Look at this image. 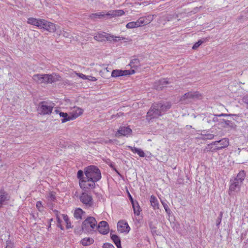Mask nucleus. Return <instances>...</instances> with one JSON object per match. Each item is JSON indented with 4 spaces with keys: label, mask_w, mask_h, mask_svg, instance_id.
<instances>
[{
    "label": "nucleus",
    "mask_w": 248,
    "mask_h": 248,
    "mask_svg": "<svg viewBox=\"0 0 248 248\" xmlns=\"http://www.w3.org/2000/svg\"><path fill=\"white\" fill-rule=\"evenodd\" d=\"M60 77L55 74H36L32 77L33 80L37 83H51L60 79Z\"/></svg>",
    "instance_id": "nucleus-1"
},
{
    "label": "nucleus",
    "mask_w": 248,
    "mask_h": 248,
    "mask_svg": "<svg viewBox=\"0 0 248 248\" xmlns=\"http://www.w3.org/2000/svg\"><path fill=\"white\" fill-rule=\"evenodd\" d=\"M85 176L95 182L101 178V173L99 169L95 166H90L84 169Z\"/></svg>",
    "instance_id": "nucleus-2"
},
{
    "label": "nucleus",
    "mask_w": 248,
    "mask_h": 248,
    "mask_svg": "<svg viewBox=\"0 0 248 248\" xmlns=\"http://www.w3.org/2000/svg\"><path fill=\"white\" fill-rule=\"evenodd\" d=\"M97 221L92 217H88L82 223V229L86 232H90L97 228Z\"/></svg>",
    "instance_id": "nucleus-3"
},
{
    "label": "nucleus",
    "mask_w": 248,
    "mask_h": 248,
    "mask_svg": "<svg viewBox=\"0 0 248 248\" xmlns=\"http://www.w3.org/2000/svg\"><path fill=\"white\" fill-rule=\"evenodd\" d=\"M229 139L228 138H223L219 140L215 141L209 144L207 146V148L213 152L226 148L229 145Z\"/></svg>",
    "instance_id": "nucleus-4"
},
{
    "label": "nucleus",
    "mask_w": 248,
    "mask_h": 248,
    "mask_svg": "<svg viewBox=\"0 0 248 248\" xmlns=\"http://www.w3.org/2000/svg\"><path fill=\"white\" fill-rule=\"evenodd\" d=\"M54 107V103L43 101L39 103L38 111L42 115H48L52 112Z\"/></svg>",
    "instance_id": "nucleus-5"
},
{
    "label": "nucleus",
    "mask_w": 248,
    "mask_h": 248,
    "mask_svg": "<svg viewBox=\"0 0 248 248\" xmlns=\"http://www.w3.org/2000/svg\"><path fill=\"white\" fill-rule=\"evenodd\" d=\"M43 22L42 25L43 27H42L41 29L46 30L50 32H56L57 35H61L62 31L59 30V26L45 19Z\"/></svg>",
    "instance_id": "nucleus-6"
},
{
    "label": "nucleus",
    "mask_w": 248,
    "mask_h": 248,
    "mask_svg": "<svg viewBox=\"0 0 248 248\" xmlns=\"http://www.w3.org/2000/svg\"><path fill=\"white\" fill-rule=\"evenodd\" d=\"M124 12L123 10H114L108 11L107 13L105 14L104 12H100L96 13L93 15V17L94 16H98L99 18L105 16H109L111 17L115 16H120L124 15Z\"/></svg>",
    "instance_id": "nucleus-7"
},
{
    "label": "nucleus",
    "mask_w": 248,
    "mask_h": 248,
    "mask_svg": "<svg viewBox=\"0 0 248 248\" xmlns=\"http://www.w3.org/2000/svg\"><path fill=\"white\" fill-rule=\"evenodd\" d=\"M79 186L81 188L84 190L93 188L95 186V183L91 179L85 177L79 182Z\"/></svg>",
    "instance_id": "nucleus-8"
},
{
    "label": "nucleus",
    "mask_w": 248,
    "mask_h": 248,
    "mask_svg": "<svg viewBox=\"0 0 248 248\" xmlns=\"http://www.w3.org/2000/svg\"><path fill=\"white\" fill-rule=\"evenodd\" d=\"M55 214L57 217V222L58 223V226L60 227L62 230H63L62 226L61 225L62 220L61 218L62 217L66 223V228L69 229L72 228L71 222L69 221L68 217L65 214H59L58 211H55Z\"/></svg>",
    "instance_id": "nucleus-9"
},
{
    "label": "nucleus",
    "mask_w": 248,
    "mask_h": 248,
    "mask_svg": "<svg viewBox=\"0 0 248 248\" xmlns=\"http://www.w3.org/2000/svg\"><path fill=\"white\" fill-rule=\"evenodd\" d=\"M162 115L161 111H159L155 104H154L147 114V119L150 121L154 118Z\"/></svg>",
    "instance_id": "nucleus-10"
},
{
    "label": "nucleus",
    "mask_w": 248,
    "mask_h": 248,
    "mask_svg": "<svg viewBox=\"0 0 248 248\" xmlns=\"http://www.w3.org/2000/svg\"><path fill=\"white\" fill-rule=\"evenodd\" d=\"M150 20H147L146 18L144 17H140L135 22L133 21L128 23L126 25V27L127 29H133L142 25H146L150 23Z\"/></svg>",
    "instance_id": "nucleus-11"
},
{
    "label": "nucleus",
    "mask_w": 248,
    "mask_h": 248,
    "mask_svg": "<svg viewBox=\"0 0 248 248\" xmlns=\"http://www.w3.org/2000/svg\"><path fill=\"white\" fill-rule=\"evenodd\" d=\"M241 184L233 180H231V184L229 187L228 194L231 196H233L238 193L240 190Z\"/></svg>",
    "instance_id": "nucleus-12"
},
{
    "label": "nucleus",
    "mask_w": 248,
    "mask_h": 248,
    "mask_svg": "<svg viewBox=\"0 0 248 248\" xmlns=\"http://www.w3.org/2000/svg\"><path fill=\"white\" fill-rule=\"evenodd\" d=\"M134 70H113L111 72V77L118 78L119 77L131 75L135 73Z\"/></svg>",
    "instance_id": "nucleus-13"
},
{
    "label": "nucleus",
    "mask_w": 248,
    "mask_h": 248,
    "mask_svg": "<svg viewBox=\"0 0 248 248\" xmlns=\"http://www.w3.org/2000/svg\"><path fill=\"white\" fill-rule=\"evenodd\" d=\"M114 37L104 32H98L94 36V39L99 42H103L105 40L110 41L111 39L115 40Z\"/></svg>",
    "instance_id": "nucleus-14"
},
{
    "label": "nucleus",
    "mask_w": 248,
    "mask_h": 248,
    "mask_svg": "<svg viewBox=\"0 0 248 248\" xmlns=\"http://www.w3.org/2000/svg\"><path fill=\"white\" fill-rule=\"evenodd\" d=\"M117 230L120 233H128L130 230V227L128 225L127 222L124 220H120L117 223Z\"/></svg>",
    "instance_id": "nucleus-15"
},
{
    "label": "nucleus",
    "mask_w": 248,
    "mask_h": 248,
    "mask_svg": "<svg viewBox=\"0 0 248 248\" xmlns=\"http://www.w3.org/2000/svg\"><path fill=\"white\" fill-rule=\"evenodd\" d=\"M81 202L88 206H91L93 204L92 197L89 194L83 192L79 197Z\"/></svg>",
    "instance_id": "nucleus-16"
},
{
    "label": "nucleus",
    "mask_w": 248,
    "mask_h": 248,
    "mask_svg": "<svg viewBox=\"0 0 248 248\" xmlns=\"http://www.w3.org/2000/svg\"><path fill=\"white\" fill-rule=\"evenodd\" d=\"M83 113V109L79 107L75 106L71 108L69 112L70 116H71V119H72V120L76 119L81 116Z\"/></svg>",
    "instance_id": "nucleus-17"
},
{
    "label": "nucleus",
    "mask_w": 248,
    "mask_h": 248,
    "mask_svg": "<svg viewBox=\"0 0 248 248\" xmlns=\"http://www.w3.org/2000/svg\"><path fill=\"white\" fill-rule=\"evenodd\" d=\"M98 232L102 234H106L109 232V226L105 221H100L97 226Z\"/></svg>",
    "instance_id": "nucleus-18"
},
{
    "label": "nucleus",
    "mask_w": 248,
    "mask_h": 248,
    "mask_svg": "<svg viewBox=\"0 0 248 248\" xmlns=\"http://www.w3.org/2000/svg\"><path fill=\"white\" fill-rule=\"evenodd\" d=\"M44 20L41 18L29 17L27 19V23L36 26L39 29H42Z\"/></svg>",
    "instance_id": "nucleus-19"
},
{
    "label": "nucleus",
    "mask_w": 248,
    "mask_h": 248,
    "mask_svg": "<svg viewBox=\"0 0 248 248\" xmlns=\"http://www.w3.org/2000/svg\"><path fill=\"white\" fill-rule=\"evenodd\" d=\"M198 94L197 93L188 92L185 93L181 98V101L184 103H187L190 101L191 99L197 97Z\"/></svg>",
    "instance_id": "nucleus-20"
},
{
    "label": "nucleus",
    "mask_w": 248,
    "mask_h": 248,
    "mask_svg": "<svg viewBox=\"0 0 248 248\" xmlns=\"http://www.w3.org/2000/svg\"><path fill=\"white\" fill-rule=\"evenodd\" d=\"M132 130L128 127H121L118 130L116 134V136H124L128 137L131 134Z\"/></svg>",
    "instance_id": "nucleus-21"
},
{
    "label": "nucleus",
    "mask_w": 248,
    "mask_h": 248,
    "mask_svg": "<svg viewBox=\"0 0 248 248\" xmlns=\"http://www.w3.org/2000/svg\"><path fill=\"white\" fill-rule=\"evenodd\" d=\"M214 137V135L211 134L209 131L203 130L201 131V134L197 138L202 140H212Z\"/></svg>",
    "instance_id": "nucleus-22"
},
{
    "label": "nucleus",
    "mask_w": 248,
    "mask_h": 248,
    "mask_svg": "<svg viewBox=\"0 0 248 248\" xmlns=\"http://www.w3.org/2000/svg\"><path fill=\"white\" fill-rule=\"evenodd\" d=\"M156 107L158 108L159 110L161 111V114L162 115L166 111L170 108L171 104L169 102H166L163 104L158 103L155 104Z\"/></svg>",
    "instance_id": "nucleus-23"
},
{
    "label": "nucleus",
    "mask_w": 248,
    "mask_h": 248,
    "mask_svg": "<svg viewBox=\"0 0 248 248\" xmlns=\"http://www.w3.org/2000/svg\"><path fill=\"white\" fill-rule=\"evenodd\" d=\"M55 112L56 113L59 114L61 117L62 118V119L61 120L62 123H64L66 122L72 120V119H71V116H70V113L68 114L65 112H61L58 110H56Z\"/></svg>",
    "instance_id": "nucleus-24"
},
{
    "label": "nucleus",
    "mask_w": 248,
    "mask_h": 248,
    "mask_svg": "<svg viewBox=\"0 0 248 248\" xmlns=\"http://www.w3.org/2000/svg\"><path fill=\"white\" fill-rule=\"evenodd\" d=\"M9 199L8 194L3 190L0 191V208Z\"/></svg>",
    "instance_id": "nucleus-25"
},
{
    "label": "nucleus",
    "mask_w": 248,
    "mask_h": 248,
    "mask_svg": "<svg viewBox=\"0 0 248 248\" xmlns=\"http://www.w3.org/2000/svg\"><path fill=\"white\" fill-rule=\"evenodd\" d=\"M169 83V81L167 79H160L155 82V87L157 90H161L163 87H166Z\"/></svg>",
    "instance_id": "nucleus-26"
},
{
    "label": "nucleus",
    "mask_w": 248,
    "mask_h": 248,
    "mask_svg": "<svg viewBox=\"0 0 248 248\" xmlns=\"http://www.w3.org/2000/svg\"><path fill=\"white\" fill-rule=\"evenodd\" d=\"M150 202L151 203V206L154 210L159 209V204L156 197L154 195H152L150 198Z\"/></svg>",
    "instance_id": "nucleus-27"
},
{
    "label": "nucleus",
    "mask_w": 248,
    "mask_h": 248,
    "mask_svg": "<svg viewBox=\"0 0 248 248\" xmlns=\"http://www.w3.org/2000/svg\"><path fill=\"white\" fill-rule=\"evenodd\" d=\"M127 148L134 154H137L140 157H143L145 156V153L141 149L137 148L135 147L128 146Z\"/></svg>",
    "instance_id": "nucleus-28"
},
{
    "label": "nucleus",
    "mask_w": 248,
    "mask_h": 248,
    "mask_svg": "<svg viewBox=\"0 0 248 248\" xmlns=\"http://www.w3.org/2000/svg\"><path fill=\"white\" fill-rule=\"evenodd\" d=\"M110 237L117 248H122L121 239L118 235L110 233Z\"/></svg>",
    "instance_id": "nucleus-29"
},
{
    "label": "nucleus",
    "mask_w": 248,
    "mask_h": 248,
    "mask_svg": "<svg viewBox=\"0 0 248 248\" xmlns=\"http://www.w3.org/2000/svg\"><path fill=\"white\" fill-rule=\"evenodd\" d=\"M94 242V240L90 237H85L80 241V243L84 246H88Z\"/></svg>",
    "instance_id": "nucleus-30"
},
{
    "label": "nucleus",
    "mask_w": 248,
    "mask_h": 248,
    "mask_svg": "<svg viewBox=\"0 0 248 248\" xmlns=\"http://www.w3.org/2000/svg\"><path fill=\"white\" fill-rule=\"evenodd\" d=\"M85 212L80 208L76 209L74 213V216L77 219H81Z\"/></svg>",
    "instance_id": "nucleus-31"
},
{
    "label": "nucleus",
    "mask_w": 248,
    "mask_h": 248,
    "mask_svg": "<svg viewBox=\"0 0 248 248\" xmlns=\"http://www.w3.org/2000/svg\"><path fill=\"white\" fill-rule=\"evenodd\" d=\"M245 177V173L244 171H241L239 172L236 177L233 180L242 184V181L244 180Z\"/></svg>",
    "instance_id": "nucleus-32"
},
{
    "label": "nucleus",
    "mask_w": 248,
    "mask_h": 248,
    "mask_svg": "<svg viewBox=\"0 0 248 248\" xmlns=\"http://www.w3.org/2000/svg\"><path fill=\"white\" fill-rule=\"evenodd\" d=\"M132 204L133 209L134 211V213L135 214V215L139 216L141 211L140 207L139 204V203L137 202H136L134 203H133V204Z\"/></svg>",
    "instance_id": "nucleus-33"
},
{
    "label": "nucleus",
    "mask_w": 248,
    "mask_h": 248,
    "mask_svg": "<svg viewBox=\"0 0 248 248\" xmlns=\"http://www.w3.org/2000/svg\"><path fill=\"white\" fill-rule=\"evenodd\" d=\"M161 202L162 205L163 206V207H164L166 212L168 215V216H170L171 213V210H170V209L169 208L168 205L165 202H164L162 200H161Z\"/></svg>",
    "instance_id": "nucleus-34"
},
{
    "label": "nucleus",
    "mask_w": 248,
    "mask_h": 248,
    "mask_svg": "<svg viewBox=\"0 0 248 248\" xmlns=\"http://www.w3.org/2000/svg\"><path fill=\"white\" fill-rule=\"evenodd\" d=\"M36 206L37 209L41 212H43L44 210V207L42 205V202L40 201H38L36 202Z\"/></svg>",
    "instance_id": "nucleus-35"
},
{
    "label": "nucleus",
    "mask_w": 248,
    "mask_h": 248,
    "mask_svg": "<svg viewBox=\"0 0 248 248\" xmlns=\"http://www.w3.org/2000/svg\"><path fill=\"white\" fill-rule=\"evenodd\" d=\"M77 177L79 179V181L85 177L83 176V171L81 170H79L78 171Z\"/></svg>",
    "instance_id": "nucleus-36"
},
{
    "label": "nucleus",
    "mask_w": 248,
    "mask_h": 248,
    "mask_svg": "<svg viewBox=\"0 0 248 248\" xmlns=\"http://www.w3.org/2000/svg\"><path fill=\"white\" fill-rule=\"evenodd\" d=\"M59 30H61L62 31V34L61 35H62L65 37H68L70 35L69 32L67 31H65L63 29H61L59 27Z\"/></svg>",
    "instance_id": "nucleus-37"
},
{
    "label": "nucleus",
    "mask_w": 248,
    "mask_h": 248,
    "mask_svg": "<svg viewBox=\"0 0 248 248\" xmlns=\"http://www.w3.org/2000/svg\"><path fill=\"white\" fill-rule=\"evenodd\" d=\"M222 216H223L222 212H220L219 216V217L217 220V222H216V225L217 227L219 226V225L221 223Z\"/></svg>",
    "instance_id": "nucleus-38"
},
{
    "label": "nucleus",
    "mask_w": 248,
    "mask_h": 248,
    "mask_svg": "<svg viewBox=\"0 0 248 248\" xmlns=\"http://www.w3.org/2000/svg\"><path fill=\"white\" fill-rule=\"evenodd\" d=\"M102 248H115V247L110 243H106L103 244Z\"/></svg>",
    "instance_id": "nucleus-39"
},
{
    "label": "nucleus",
    "mask_w": 248,
    "mask_h": 248,
    "mask_svg": "<svg viewBox=\"0 0 248 248\" xmlns=\"http://www.w3.org/2000/svg\"><path fill=\"white\" fill-rule=\"evenodd\" d=\"M203 43V42L201 40H200L199 41H198L197 42H196V43H195V44L193 45V46H192V48L193 49H196L197 48H198L200 45H201L202 44V43Z\"/></svg>",
    "instance_id": "nucleus-40"
},
{
    "label": "nucleus",
    "mask_w": 248,
    "mask_h": 248,
    "mask_svg": "<svg viewBox=\"0 0 248 248\" xmlns=\"http://www.w3.org/2000/svg\"><path fill=\"white\" fill-rule=\"evenodd\" d=\"M75 74L77 75L80 78H81L83 79H85V80L87 79V76H86L85 75H84L82 73H75Z\"/></svg>",
    "instance_id": "nucleus-41"
},
{
    "label": "nucleus",
    "mask_w": 248,
    "mask_h": 248,
    "mask_svg": "<svg viewBox=\"0 0 248 248\" xmlns=\"http://www.w3.org/2000/svg\"><path fill=\"white\" fill-rule=\"evenodd\" d=\"M48 199L51 201H54L55 200V196L53 193H49L48 195Z\"/></svg>",
    "instance_id": "nucleus-42"
},
{
    "label": "nucleus",
    "mask_w": 248,
    "mask_h": 248,
    "mask_svg": "<svg viewBox=\"0 0 248 248\" xmlns=\"http://www.w3.org/2000/svg\"><path fill=\"white\" fill-rule=\"evenodd\" d=\"M87 80H88L90 81H95L97 80V79L96 78H95L94 77H93L91 76H87Z\"/></svg>",
    "instance_id": "nucleus-43"
},
{
    "label": "nucleus",
    "mask_w": 248,
    "mask_h": 248,
    "mask_svg": "<svg viewBox=\"0 0 248 248\" xmlns=\"http://www.w3.org/2000/svg\"><path fill=\"white\" fill-rule=\"evenodd\" d=\"M243 101L247 105V108L248 109V96H245L243 98Z\"/></svg>",
    "instance_id": "nucleus-44"
},
{
    "label": "nucleus",
    "mask_w": 248,
    "mask_h": 248,
    "mask_svg": "<svg viewBox=\"0 0 248 248\" xmlns=\"http://www.w3.org/2000/svg\"><path fill=\"white\" fill-rule=\"evenodd\" d=\"M13 245L10 242H7L6 243V246L5 248H13Z\"/></svg>",
    "instance_id": "nucleus-45"
},
{
    "label": "nucleus",
    "mask_w": 248,
    "mask_h": 248,
    "mask_svg": "<svg viewBox=\"0 0 248 248\" xmlns=\"http://www.w3.org/2000/svg\"><path fill=\"white\" fill-rule=\"evenodd\" d=\"M129 199L130 200V202H131L132 204H133V203H134L135 202H136L137 201H134L131 196V195L129 193Z\"/></svg>",
    "instance_id": "nucleus-46"
},
{
    "label": "nucleus",
    "mask_w": 248,
    "mask_h": 248,
    "mask_svg": "<svg viewBox=\"0 0 248 248\" xmlns=\"http://www.w3.org/2000/svg\"><path fill=\"white\" fill-rule=\"evenodd\" d=\"M228 115L227 114H223V113H222L220 115H218V116H228ZM229 116H231V115H232V114H229ZM233 116H235V115H233Z\"/></svg>",
    "instance_id": "nucleus-47"
},
{
    "label": "nucleus",
    "mask_w": 248,
    "mask_h": 248,
    "mask_svg": "<svg viewBox=\"0 0 248 248\" xmlns=\"http://www.w3.org/2000/svg\"><path fill=\"white\" fill-rule=\"evenodd\" d=\"M237 150L238 151V154H239L240 152V148H238L237 149Z\"/></svg>",
    "instance_id": "nucleus-48"
},
{
    "label": "nucleus",
    "mask_w": 248,
    "mask_h": 248,
    "mask_svg": "<svg viewBox=\"0 0 248 248\" xmlns=\"http://www.w3.org/2000/svg\"><path fill=\"white\" fill-rule=\"evenodd\" d=\"M215 119H216V117H214V118L213 119V120L214 121H216Z\"/></svg>",
    "instance_id": "nucleus-49"
}]
</instances>
